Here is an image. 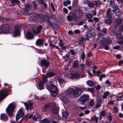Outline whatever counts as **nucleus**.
<instances>
[{
  "label": "nucleus",
  "mask_w": 123,
  "mask_h": 123,
  "mask_svg": "<svg viewBox=\"0 0 123 123\" xmlns=\"http://www.w3.org/2000/svg\"><path fill=\"white\" fill-rule=\"evenodd\" d=\"M55 75V73L53 72H50L47 73L46 75L44 74H43V76L44 78H48L49 77H51Z\"/></svg>",
  "instance_id": "19"
},
{
  "label": "nucleus",
  "mask_w": 123,
  "mask_h": 123,
  "mask_svg": "<svg viewBox=\"0 0 123 123\" xmlns=\"http://www.w3.org/2000/svg\"><path fill=\"white\" fill-rule=\"evenodd\" d=\"M8 92L6 90L0 91V101L3 100L7 96Z\"/></svg>",
  "instance_id": "7"
},
{
  "label": "nucleus",
  "mask_w": 123,
  "mask_h": 123,
  "mask_svg": "<svg viewBox=\"0 0 123 123\" xmlns=\"http://www.w3.org/2000/svg\"><path fill=\"white\" fill-rule=\"evenodd\" d=\"M2 31L4 33H6L9 31V25L6 24L2 25L0 28Z\"/></svg>",
  "instance_id": "8"
},
{
  "label": "nucleus",
  "mask_w": 123,
  "mask_h": 123,
  "mask_svg": "<svg viewBox=\"0 0 123 123\" xmlns=\"http://www.w3.org/2000/svg\"><path fill=\"white\" fill-rule=\"evenodd\" d=\"M32 3L33 4L34 8L35 9H36L38 5H37L35 2L34 1H33L32 2Z\"/></svg>",
  "instance_id": "56"
},
{
  "label": "nucleus",
  "mask_w": 123,
  "mask_h": 123,
  "mask_svg": "<svg viewBox=\"0 0 123 123\" xmlns=\"http://www.w3.org/2000/svg\"><path fill=\"white\" fill-rule=\"evenodd\" d=\"M24 114L23 109L22 108H21L18 111L16 116V119L17 121L21 117L23 116Z\"/></svg>",
  "instance_id": "10"
},
{
  "label": "nucleus",
  "mask_w": 123,
  "mask_h": 123,
  "mask_svg": "<svg viewBox=\"0 0 123 123\" xmlns=\"http://www.w3.org/2000/svg\"><path fill=\"white\" fill-rule=\"evenodd\" d=\"M0 119L5 121H6L8 119V117L6 114H2L0 115Z\"/></svg>",
  "instance_id": "24"
},
{
  "label": "nucleus",
  "mask_w": 123,
  "mask_h": 123,
  "mask_svg": "<svg viewBox=\"0 0 123 123\" xmlns=\"http://www.w3.org/2000/svg\"><path fill=\"white\" fill-rule=\"evenodd\" d=\"M73 96L77 98L79 97L82 92V91L80 88H76L74 90Z\"/></svg>",
  "instance_id": "5"
},
{
  "label": "nucleus",
  "mask_w": 123,
  "mask_h": 123,
  "mask_svg": "<svg viewBox=\"0 0 123 123\" xmlns=\"http://www.w3.org/2000/svg\"><path fill=\"white\" fill-rule=\"evenodd\" d=\"M42 17H43L44 18L45 17H47L48 18H51L53 19H55L56 18V17L54 15H52L50 14H48L46 15L45 16L43 15L42 16Z\"/></svg>",
  "instance_id": "28"
},
{
  "label": "nucleus",
  "mask_w": 123,
  "mask_h": 123,
  "mask_svg": "<svg viewBox=\"0 0 123 123\" xmlns=\"http://www.w3.org/2000/svg\"><path fill=\"white\" fill-rule=\"evenodd\" d=\"M67 20L69 21H71L74 20L76 22H78L79 20L76 17L75 14L73 13L67 16Z\"/></svg>",
  "instance_id": "6"
},
{
  "label": "nucleus",
  "mask_w": 123,
  "mask_h": 123,
  "mask_svg": "<svg viewBox=\"0 0 123 123\" xmlns=\"http://www.w3.org/2000/svg\"><path fill=\"white\" fill-rule=\"evenodd\" d=\"M73 67L74 68H78L80 67L79 62L78 60L74 61L73 64Z\"/></svg>",
  "instance_id": "25"
},
{
  "label": "nucleus",
  "mask_w": 123,
  "mask_h": 123,
  "mask_svg": "<svg viewBox=\"0 0 123 123\" xmlns=\"http://www.w3.org/2000/svg\"><path fill=\"white\" fill-rule=\"evenodd\" d=\"M112 43V40L110 38H107L105 40L103 43L100 46L99 48L101 49H103V48L104 47L102 46V45H104L106 44L110 45Z\"/></svg>",
  "instance_id": "13"
},
{
  "label": "nucleus",
  "mask_w": 123,
  "mask_h": 123,
  "mask_svg": "<svg viewBox=\"0 0 123 123\" xmlns=\"http://www.w3.org/2000/svg\"><path fill=\"white\" fill-rule=\"evenodd\" d=\"M94 105V101L93 99H91L90 101L89 105L90 106L92 107Z\"/></svg>",
  "instance_id": "43"
},
{
  "label": "nucleus",
  "mask_w": 123,
  "mask_h": 123,
  "mask_svg": "<svg viewBox=\"0 0 123 123\" xmlns=\"http://www.w3.org/2000/svg\"><path fill=\"white\" fill-rule=\"evenodd\" d=\"M113 109L114 112L115 113H117L118 112V108L115 106L113 107Z\"/></svg>",
  "instance_id": "60"
},
{
  "label": "nucleus",
  "mask_w": 123,
  "mask_h": 123,
  "mask_svg": "<svg viewBox=\"0 0 123 123\" xmlns=\"http://www.w3.org/2000/svg\"><path fill=\"white\" fill-rule=\"evenodd\" d=\"M49 105L48 104H47L43 106V111L44 112L46 111L49 107Z\"/></svg>",
  "instance_id": "36"
},
{
  "label": "nucleus",
  "mask_w": 123,
  "mask_h": 123,
  "mask_svg": "<svg viewBox=\"0 0 123 123\" xmlns=\"http://www.w3.org/2000/svg\"><path fill=\"white\" fill-rule=\"evenodd\" d=\"M98 118L97 117L95 116L93 117L91 119L92 120V121H94L95 120V122L96 123H97L98 122Z\"/></svg>",
  "instance_id": "52"
},
{
  "label": "nucleus",
  "mask_w": 123,
  "mask_h": 123,
  "mask_svg": "<svg viewBox=\"0 0 123 123\" xmlns=\"http://www.w3.org/2000/svg\"><path fill=\"white\" fill-rule=\"evenodd\" d=\"M104 38L103 36L101 35L100 34H98L97 41L99 43L102 44L104 42Z\"/></svg>",
  "instance_id": "15"
},
{
  "label": "nucleus",
  "mask_w": 123,
  "mask_h": 123,
  "mask_svg": "<svg viewBox=\"0 0 123 123\" xmlns=\"http://www.w3.org/2000/svg\"><path fill=\"white\" fill-rule=\"evenodd\" d=\"M76 17L77 19L78 18L81 17L83 15V12L82 11L80 10H78L76 14Z\"/></svg>",
  "instance_id": "16"
},
{
  "label": "nucleus",
  "mask_w": 123,
  "mask_h": 123,
  "mask_svg": "<svg viewBox=\"0 0 123 123\" xmlns=\"http://www.w3.org/2000/svg\"><path fill=\"white\" fill-rule=\"evenodd\" d=\"M31 16L32 18H37L39 16L38 14L35 13H31Z\"/></svg>",
  "instance_id": "38"
},
{
  "label": "nucleus",
  "mask_w": 123,
  "mask_h": 123,
  "mask_svg": "<svg viewBox=\"0 0 123 123\" xmlns=\"http://www.w3.org/2000/svg\"><path fill=\"white\" fill-rule=\"evenodd\" d=\"M85 55L84 52H82L81 54V57L82 59L84 60L85 59Z\"/></svg>",
  "instance_id": "63"
},
{
  "label": "nucleus",
  "mask_w": 123,
  "mask_h": 123,
  "mask_svg": "<svg viewBox=\"0 0 123 123\" xmlns=\"http://www.w3.org/2000/svg\"><path fill=\"white\" fill-rule=\"evenodd\" d=\"M61 98L63 100V102H65L67 100V98L66 96H64L63 95H62Z\"/></svg>",
  "instance_id": "46"
},
{
  "label": "nucleus",
  "mask_w": 123,
  "mask_h": 123,
  "mask_svg": "<svg viewBox=\"0 0 123 123\" xmlns=\"http://www.w3.org/2000/svg\"><path fill=\"white\" fill-rule=\"evenodd\" d=\"M105 111H102L100 113V115H99L100 117L99 118L101 119L102 118V116H105Z\"/></svg>",
  "instance_id": "37"
},
{
  "label": "nucleus",
  "mask_w": 123,
  "mask_h": 123,
  "mask_svg": "<svg viewBox=\"0 0 123 123\" xmlns=\"http://www.w3.org/2000/svg\"><path fill=\"white\" fill-rule=\"evenodd\" d=\"M110 94L109 92L107 91L104 93V95L102 96V98L104 99L106 98L107 96H108Z\"/></svg>",
  "instance_id": "39"
},
{
  "label": "nucleus",
  "mask_w": 123,
  "mask_h": 123,
  "mask_svg": "<svg viewBox=\"0 0 123 123\" xmlns=\"http://www.w3.org/2000/svg\"><path fill=\"white\" fill-rule=\"evenodd\" d=\"M39 117L37 116V114H36L34 115V116L32 118V119L33 120L35 121H36L37 120L38 118Z\"/></svg>",
  "instance_id": "54"
},
{
  "label": "nucleus",
  "mask_w": 123,
  "mask_h": 123,
  "mask_svg": "<svg viewBox=\"0 0 123 123\" xmlns=\"http://www.w3.org/2000/svg\"><path fill=\"white\" fill-rule=\"evenodd\" d=\"M26 109L28 111L29 109L31 110L33 108V105L30 101H28L26 103H24Z\"/></svg>",
  "instance_id": "11"
},
{
  "label": "nucleus",
  "mask_w": 123,
  "mask_h": 123,
  "mask_svg": "<svg viewBox=\"0 0 123 123\" xmlns=\"http://www.w3.org/2000/svg\"><path fill=\"white\" fill-rule=\"evenodd\" d=\"M109 1H110V6L112 8H113V9L116 8V7L115 5L114 4L113 2L111 0Z\"/></svg>",
  "instance_id": "47"
},
{
  "label": "nucleus",
  "mask_w": 123,
  "mask_h": 123,
  "mask_svg": "<svg viewBox=\"0 0 123 123\" xmlns=\"http://www.w3.org/2000/svg\"><path fill=\"white\" fill-rule=\"evenodd\" d=\"M25 37L28 39H32L34 38V36L31 32H29L27 33Z\"/></svg>",
  "instance_id": "20"
},
{
  "label": "nucleus",
  "mask_w": 123,
  "mask_h": 123,
  "mask_svg": "<svg viewBox=\"0 0 123 123\" xmlns=\"http://www.w3.org/2000/svg\"><path fill=\"white\" fill-rule=\"evenodd\" d=\"M121 20L119 18H117L116 20L114 22L115 25L116 26L119 25L121 23Z\"/></svg>",
  "instance_id": "29"
},
{
  "label": "nucleus",
  "mask_w": 123,
  "mask_h": 123,
  "mask_svg": "<svg viewBox=\"0 0 123 123\" xmlns=\"http://www.w3.org/2000/svg\"><path fill=\"white\" fill-rule=\"evenodd\" d=\"M101 1H98L96 2L95 4L96 6H98L101 5Z\"/></svg>",
  "instance_id": "53"
},
{
  "label": "nucleus",
  "mask_w": 123,
  "mask_h": 123,
  "mask_svg": "<svg viewBox=\"0 0 123 123\" xmlns=\"http://www.w3.org/2000/svg\"><path fill=\"white\" fill-rule=\"evenodd\" d=\"M47 22L48 25L51 27H55V23H51L49 19H48L47 20Z\"/></svg>",
  "instance_id": "31"
},
{
  "label": "nucleus",
  "mask_w": 123,
  "mask_h": 123,
  "mask_svg": "<svg viewBox=\"0 0 123 123\" xmlns=\"http://www.w3.org/2000/svg\"><path fill=\"white\" fill-rule=\"evenodd\" d=\"M44 84H43L42 82H40L39 83V86L38 88L40 90H42L44 88Z\"/></svg>",
  "instance_id": "34"
},
{
  "label": "nucleus",
  "mask_w": 123,
  "mask_h": 123,
  "mask_svg": "<svg viewBox=\"0 0 123 123\" xmlns=\"http://www.w3.org/2000/svg\"><path fill=\"white\" fill-rule=\"evenodd\" d=\"M31 6L30 4H27L25 5V8L26 10H28L31 8Z\"/></svg>",
  "instance_id": "51"
},
{
  "label": "nucleus",
  "mask_w": 123,
  "mask_h": 123,
  "mask_svg": "<svg viewBox=\"0 0 123 123\" xmlns=\"http://www.w3.org/2000/svg\"><path fill=\"white\" fill-rule=\"evenodd\" d=\"M123 98V95H122L121 96L117 97L116 100L118 101L122 100Z\"/></svg>",
  "instance_id": "58"
},
{
  "label": "nucleus",
  "mask_w": 123,
  "mask_h": 123,
  "mask_svg": "<svg viewBox=\"0 0 123 123\" xmlns=\"http://www.w3.org/2000/svg\"><path fill=\"white\" fill-rule=\"evenodd\" d=\"M112 12L115 13V14L118 16H120L122 14V12L120 9L116 7L113 9Z\"/></svg>",
  "instance_id": "14"
},
{
  "label": "nucleus",
  "mask_w": 123,
  "mask_h": 123,
  "mask_svg": "<svg viewBox=\"0 0 123 123\" xmlns=\"http://www.w3.org/2000/svg\"><path fill=\"white\" fill-rule=\"evenodd\" d=\"M89 6L90 7H93L94 6V4L91 1H90L88 4Z\"/></svg>",
  "instance_id": "48"
},
{
  "label": "nucleus",
  "mask_w": 123,
  "mask_h": 123,
  "mask_svg": "<svg viewBox=\"0 0 123 123\" xmlns=\"http://www.w3.org/2000/svg\"><path fill=\"white\" fill-rule=\"evenodd\" d=\"M51 86V85L46 84V88L49 90H50V91Z\"/></svg>",
  "instance_id": "57"
},
{
  "label": "nucleus",
  "mask_w": 123,
  "mask_h": 123,
  "mask_svg": "<svg viewBox=\"0 0 123 123\" xmlns=\"http://www.w3.org/2000/svg\"><path fill=\"white\" fill-rule=\"evenodd\" d=\"M11 2L13 5H15V3L19 4L20 1L18 0H11Z\"/></svg>",
  "instance_id": "35"
},
{
  "label": "nucleus",
  "mask_w": 123,
  "mask_h": 123,
  "mask_svg": "<svg viewBox=\"0 0 123 123\" xmlns=\"http://www.w3.org/2000/svg\"><path fill=\"white\" fill-rule=\"evenodd\" d=\"M52 112L55 114H57L58 112V110L57 106L55 105L53 106L52 108Z\"/></svg>",
  "instance_id": "26"
},
{
  "label": "nucleus",
  "mask_w": 123,
  "mask_h": 123,
  "mask_svg": "<svg viewBox=\"0 0 123 123\" xmlns=\"http://www.w3.org/2000/svg\"><path fill=\"white\" fill-rule=\"evenodd\" d=\"M85 62V65L87 66H89L91 65V63L88 60H86Z\"/></svg>",
  "instance_id": "61"
},
{
  "label": "nucleus",
  "mask_w": 123,
  "mask_h": 123,
  "mask_svg": "<svg viewBox=\"0 0 123 123\" xmlns=\"http://www.w3.org/2000/svg\"><path fill=\"white\" fill-rule=\"evenodd\" d=\"M33 30L35 33H39L40 32V31L38 29L37 27L34 26L33 28Z\"/></svg>",
  "instance_id": "30"
},
{
  "label": "nucleus",
  "mask_w": 123,
  "mask_h": 123,
  "mask_svg": "<svg viewBox=\"0 0 123 123\" xmlns=\"http://www.w3.org/2000/svg\"><path fill=\"white\" fill-rule=\"evenodd\" d=\"M105 23L108 24L110 25L111 23V20L110 19H107L105 21Z\"/></svg>",
  "instance_id": "40"
},
{
  "label": "nucleus",
  "mask_w": 123,
  "mask_h": 123,
  "mask_svg": "<svg viewBox=\"0 0 123 123\" xmlns=\"http://www.w3.org/2000/svg\"><path fill=\"white\" fill-rule=\"evenodd\" d=\"M85 40V38L83 37H80L78 39V42L80 45L82 47L84 46L83 41Z\"/></svg>",
  "instance_id": "23"
},
{
  "label": "nucleus",
  "mask_w": 123,
  "mask_h": 123,
  "mask_svg": "<svg viewBox=\"0 0 123 123\" xmlns=\"http://www.w3.org/2000/svg\"><path fill=\"white\" fill-rule=\"evenodd\" d=\"M95 34V30L93 28H92L87 33L86 35H85L86 39L87 40H89V38L92 37Z\"/></svg>",
  "instance_id": "4"
},
{
  "label": "nucleus",
  "mask_w": 123,
  "mask_h": 123,
  "mask_svg": "<svg viewBox=\"0 0 123 123\" xmlns=\"http://www.w3.org/2000/svg\"><path fill=\"white\" fill-rule=\"evenodd\" d=\"M92 17V15L90 13L87 14L86 15V18L88 19H91Z\"/></svg>",
  "instance_id": "44"
},
{
  "label": "nucleus",
  "mask_w": 123,
  "mask_h": 123,
  "mask_svg": "<svg viewBox=\"0 0 123 123\" xmlns=\"http://www.w3.org/2000/svg\"><path fill=\"white\" fill-rule=\"evenodd\" d=\"M43 39H38L37 40L36 43V44L38 46H42L43 45Z\"/></svg>",
  "instance_id": "22"
},
{
  "label": "nucleus",
  "mask_w": 123,
  "mask_h": 123,
  "mask_svg": "<svg viewBox=\"0 0 123 123\" xmlns=\"http://www.w3.org/2000/svg\"><path fill=\"white\" fill-rule=\"evenodd\" d=\"M43 80H42V81L41 82H42L43 84H44L46 82H47V80L46 79L47 78H44L43 77Z\"/></svg>",
  "instance_id": "62"
},
{
  "label": "nucleus",
  "mask_w": 123,
  "mask_h": 123,
  "mask_svg": "<svg viewBox=\"0 0 123 123\" xmlns=\"http://www.w3.org/2000/svg\"><path fill=\"white\" fill-rule=\"evenodd\" d=\"M116 37L118 39H123V37L122 36L121 34H117L116 35Z\"/></svg>",
  "instance_id": "50"
},
{
  "label": "nucleus",
  "mask_w": 123,
  "mask_h": 123,
  "mask_svg": "<svg viewBox=\"0 0 123 123\" xmlns=\"http://www.w3.org/2000/svg\"><path fill=\"white\" fill-rule=\"evenodd\" d=\"M37 2L39 4L43 5L45 2L44 0H37Z\"/></svg>",
  "instance_id": "59"
},
{
  "label": "nucleus",
  "mask_w": 123,
  "mask_h": 123,
  "mask_svg": "<svg viewBox=\"0 0 123 123\" xmlns=\"http://www.w3.org/2000/svg\"><path fill=\"white\" fill-rule=\"evenodd\" d=\"M21 25H16L15 26V31L13 33V35L14 36H18L19 33V30L22 27Z\"/></svg>",
  "instance_id": "12"
},
{
  "label": "nucleus",
  "mask_w": 123,
  "mask_h": 123,
  "mask_svg": "<svg viewBox=\"0 0 123 123\" xmlns=\"http://www.w3.org/2000/svg\"><path fill=\"white\" fill-rule=\"evenodd\" d=\"M50 91L52 92V94L53 97L56 96L58 92L56 86L54 84H52Z\"/></svg>",
  "instance_id": "3"
},
{
  "label": "nucleus",
  "mask_w": 123,
  "mask_h": 123,
  "mask_svg": "<svg viewBox=\"0 0 123 123\" xmlns=\"http://www.w3.org/2000/svg\"><path fill=\"white\" fill-rule=\"evenodd\" d=\"M111 9L110 8H109L106 11V15L105 17L107 18H112V14L111 13L112 12Z\"/></svg>",
  "instance_id": "17"
},
{
  "label": "nucleus",
  "mask_w": 123,
  "mask_h": 123,
  "mask_svg": "<svg viewBox=\"0 0 123 123\" xmlns=\"http://www.w3.org/2000/svg\"><path fill=\"white\" fill-rule=\"evenodd\" d=\"M16 106V104L13 102L10 104L6 109V111L9 117L12 115V112L14 111Z\"/></svg>",
  "instance_id": "1"
},
{
  "label": "nucleus",
  "mask_w": 123,
  "mask_h": 123,
  "mask_svg": "<svg viewBox=\"0 0 123 123\" xmlns=\"http://www.w3.org/2000/svg\"><path fill=\"white\" fill-rule=\"evenodd\" d=\"M73 88H69L67 90L66 92V94L67 96H71L72 95H73Z\"/></svg>",
  "instance_id": "18"
},
{
  "label": "nucleus",
  "mask_w": 123,
  "mask_h": 123,
  "mask_svg": "<svg viewBox=\"0 0 123 123\" xmlns=\"http://www.w3.org/2000/svg\"><path fill=\"white\" fill-rule=\"evenodd\" d=\"M94 90L93 88H87L86 92H90L93 93L94 92Z\"/></svg>",
  "instance_id": "49"
},
{
  "label": "nucleus",
  "mask_w": 123,
  "mask_h": 123,
  "mask_svg": "<svg viewBox=\"0 0 123 123\" xmlns=\"http://www.w3.org/2000/svg\"><path fill=\"white\" fill-rule=\"evenodd\" d=\"M42 123H50V122L49 119L48 118H46L42 121Z\"/></svg>",
  "instance_id": "41"
},
{
  "label": "nucleus",
  "mask_w": 123,
  "mask_h": 123,
  "mask_svg": "<svg viewBox=\"0 0 123 123\" xmlns=\"http://www.w3.org/2000/svg\"><path fill=\"white\" fill-rule=\"evenodd\" d=\"M68 112L66 111H63L62 112V115L64 117H66L68 115Z\"/></svg>",
  "instance_id": "45"
},
{
  "label": "nucleus",
  "mask_w": 123,
  "mask_h": 123,
  "mask_svg": "<svg viewBox=\"0 0 123 123\" xmlns=\"http://www.w3.org/2000/svg\"><path fill=\"white\" fill-rule=\"evenodd\" d=\"M86 83L87 85L89 86L92 87L94 85V83L92 81L89 80L86 81Z\"/></svg>",
  "instance_id": "32"
},
{
  "label": "nucleus",
  "mask_w": 123,
  "mask_h": 123,
  "mask_svg": "<svg viewBox=\"0 0 123 123\" xmlns=\"http://www.w3.org/2000/svg\"><path fill=\"white\" fill-rule=\"evenodd\" d=\"M101 103L100 102H97L95 106L96 108H99L101 106Z\"/></svg>",
  "instance_id": "64"
},
{
  "label": "nucleus",
  "mask_w": 123,
  "mask_h": 123,
  "mask_svg": "<svg viewBox=\"0 0 123 123\" xmlns=\"http://www.w3.org/2000/svg\"><path fill=\"white\" fill-rule=\"evenodd\" d=\"M40 66L42 67H44L47 68L49 64V62L46 60H42L40 61Z\"/></svg>",
  "instance_id": "9"
},
{
  "label": "nucleus",
  "mask_w": 123,
  "mask_h": 123,
  "mask_svg": "<svg viewBox=\"0 0 123 123\" xmlns=\"http://www.w3.org/2000/svg\"><path fill=\"white\" fill-rule=\"evenodd\" d=\"M107 29L106 28H103L101 32H99L98 34H100L101 35L104 36L106 33Z\"/></svg>",
  "instance_id": "27"
},
{
  "label": "nucleus",
  "mask_w": 123,
  "mask_h": 123,
  "mask_svg": "<svg viewBox=\"0 0 123 123\" xmlns=\"http://www.w3.org/2000/svg\"><path fill=\"white\" fill-rule=\"evenodd\" d=\"M71 77L72 79H78L80 77V75L78 73H75L71 74Z\"/></svg>",
  "instance_id": "21"
},
{
  "label": "nucleus",
  "mask_w": 123,
  "mask_h": 123,
  "mask_svg": "<svg viewBox=\"0 0 123 123\" xmlns=\"http://www.w3.org/2000/svg\"><path fill=\"white\" fill-rule=\"evenodd\" d=\"M64 43L63 42L62 40L61 39H60V42L59 43V46H61L62 45H64Z\"/></svg>",
  "instance_id": "55"
},
{
  "label": "nucleus",
  "mask_w": 123,
  "mask_h": 123,
  "mask_svg": "<svg viewBox=\"0 0 123 123\" xmlns=\"http://www.w3.org/2000/svg\"><path fill=\"white\" fill-rule=\"evenodd\" d=\"M63 5L65 6H67L68 5H70L71 4V1L70 0H67L66 1H64L63 2Z\"/></svg>",
  "instance_id": "42"
},
{
  "label": "nucleus",
  "mask_w": 123,
  "mask_h": 123,
  "mask_svg": "<svg viewBox=\"0 0 123 123\" xmlns=\"http://www.w3.org/2000/svg\"><path fill=\"white\" fill-rule=\"evenodd\" d=\"M58 81L60 83V85H61L64 84L66 82V80H64L62 79H59Z\"/></svg>",
  "instance_id": "33"
},
{
  "label": "nucleus",
  "mask_w": 123,
  "mask_h": 123,
  "mask_svg": "<svg viewBox=\"0 0 123 123\" xmlns=\"http://www.w3.org/2000/svg\"><path fill=\"white\" fill-rule=\"evenodd\" d=\"M89 98V96L87 94L82 95L79 98L78 102L80 104H84Z\"/></svg>",
  "instance_id": "2"
}]
</instances>
